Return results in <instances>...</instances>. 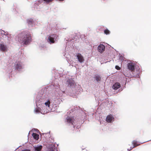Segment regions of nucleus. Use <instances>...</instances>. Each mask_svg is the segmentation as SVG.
Returning <instances> with one entry per match:
<instances>
[{"label": "nucleus", "mask_w": 151, "mask_h": 151, "mask_svg": "<svg viewBox=\"0 0 151 151\" xmlns=\"http://www.w3.org/2000/svg\"><path fill=\"white\" fill-rule=\"evenodd\" d=\"M132 144H133V145H134V147H130L131 149L129 150V149H128V150H129V151H130L133 148L136 147L137 146H139V145H140L139 144H138V143L137 141H135V140L133 141Z\"/></svg>", "instance_id": "9"}, {"label": "nucleus", "mask_w": 151, "mask_h": 151, "mask_svg": "<svg viewBox=\"0 0 151 151\" xmlns=\"http://www.w3.org/2000/svg\"><path fill=\"white\" fill-rule=\"evenodd\" d=\"M120 85L119 83H116L112 86V88L115 89L117 90L120 87Z\"/></svg>", "instance_id": "7"}, {"label": "nucleus", "mask_w": 151, "mask_h": 151, "mask_svg": "<svg viewBox=\"0 0 151 151\" xmlns=\"http://www.w3.org/2000/svg\"><path fill=\"white\" fill-rule=\"evenodd\" d=\"M22 151H31V150H30L27 149L23 150Z\"/></svg>", "instance_id": "21"}, {"label": "nucleus", "mask_w": 151, "mask_h": 151, "mask_svg": "<svg viewBox=\"0 0 151 151\" xmlns=\"http://www.w3.org/2000/svg\"><path fill=\"white\" fill-rule=\"evenodd\" d=\"M34 147L35 151H41V150L42 148V145H39Z\"/></svg>", "instance_id": "11"}, {"label": "nucleus", "mask_w": 151, "mask_h": 151, "mask_svg": "<svg viewBox=\"0 0 151 151\" xmlns=\"http://www.w3.org/2000/svg\"><path fill=\"white\" fill-rule=\"evenodd\" d=\"M58 37V36L55 34H53L49 36L47 40V41L50 43H55V40Z\"/></svg>", "instance_id": "2"}, {"label": "nucleus", "mask_w": 151, "mask_h": 151, "mask_svg": "<svg viewBox=\"0 0 151 151\" xmlns=\"http://www.w3.org/2000/svg\"><path fill=\"white\" fill-rule=\"evenodd\" d=\"M53 0H43L44 1H45L46 3H49L52 2Z\"/></svg>", "instance_id": "18"}, {"label": "nucleus", "mask_w": 151, "mask_h": 151, "mask_svg": "<svg viewBox=\"0 0 151 151\" xmlns=\"http://www.w3.org/2000/svg\"><path fill=\"white\" fill-rule=\"evenodd\" d=\"M18 36L19 42L23 45H28L32 41L31 34L25 32L19 33Z\"/></svg>", "instance_id": "1"}, {"label": "nucleus", "mask_w": 151, "mask_h": 151, "mask_svg": "<svg viewBox=\"0 0 151 151\" xmlns=\"http://www.w3.org/2000/svg\"><path fill=\"white\" fill-rule=\"evenodd\" d=\"M15 67L17 70L20 69L22 68V66L21 64L19 63L17 64L15 66Z\"/></svg>", "instance_id": "14"}, {"label": "nucleus", "mask_w": 151, "mask_h": 151, "mask_svg": "<svg viewBox=\"0 0 151 151\" xmlns=\"http://www.w3.org/2000/svg\"><path fill=\"white\" fill-rule=\"evenodd\" d=\"M32 135L35 139L37 140L39 139V135L36 133H33Z\"/></svg>", "instance_id": "13"}, {"label": "nucleus", "mask_w": 151, "mask_h": 151, "mask_svg": "<svg viewBox=\"0 0 151 151\" xmlns=\"http://www.w3.org/2000/svg\"><path fill=\"white\" fill-rule=\"evenodd\" d=\"M95 78L96 80L97 81H99L101 80V77L99 75H96L95 77Z\"/></svg>", "instance_id": "15"}, {"label": "nucleus", "mask_w": 151, "mask_h": 151, "mask_svg": "<svg viewBox=\"0 0 151 151\" xmlns=\"http://www.w3.org/2000/svg\"><path fill=\"white\" fill-rule=\"evenodd\" d=\"M50 102L49 100H48L47 102L45 103V104L46 106H47L48 107H49L50 106Z\"/></svg>", "instance_id": "16"}, {"label": "nucleus", "mask_w": 151, "mask_h": 151, "mask_svg": "<svg viewBox=\"0 0 151 151\" xmlns=\"http://www.w3.org/2000/svg\"><path fill=\"white\" fill-rule=\"evenodd\" d=\"M105 46L103 44H100L98 47V51L101 53L103 52L105 50Z\"/></svg>", "instance_id": "4"}, {"label": "nucleus", "mask_w": 151, "mask_h": 151, "mask_svg": "<svg viewBox=\"0 0 151 151\" xmlns=\"http://www.w3.org/2000/svg\"><path fill=\"white\" fill-rule=\"evenodd\" d=\"M35 112L36 113H38L39 112V111L38 109H36L35 110Z\"/></svg>", "instance_id": "22"}, {"label": "nucleus", "mask_w": 151, "mask_h": 151, "mask_svg": "<svg viewBox=\"0 0 151 151\" xmlns=\"http://www.w3.org/2000/svg\"><path fill=\"white\" fill-rule=\"evenodd\" d=\"M127 66L128 69L131 70L132 72L134 70V63H128L127 65Z\"/></svg>", "instance_id": "3"}, {"label": "nucleus", "mask_w": 151, "mask_h": 151, "mask_svg": "<svg viewBox=\"0 0 151 151\" xmlns=\"http://www.w3.org/2000/svg\"><path fill=\"white\" fill-rule=\"evenodd\" d=\"M27 22L29 24H31L33 23L32 19H30L27 20Z\"/></svg>", "instance_id": "19"}, {"label": "nucleus", "mask_w": 151, "mask_h": 151, "mask_svg": "<svg viewBox=\"0 0 151 151\" xmlns=\"http://www.w3.org/2000/svg\"><path fill=\"white\" fill-rule=\"evenodd\" d=\"M66 120L68 123H71L72 125H73V121L72 117L68 116L66 118Z\"/></svg>", "instance_id": "8"}, {"label": "nucleus", "mask_w": 151, "mask_h": 151, "mask_svg": "<svg viewBox=\"0 0 151 151\" xmlns=\"http://www.w3.org/2000/svg\"><path fill=\"white\" fill-rule=\"evenodd\" d=\"M0 50L2 51H5L6 50V47L4 44H0Z\"/></svg>", "instance_id": "10"}, {"label": "nucleus", "mask_w": 151, "mask_h": 151, "mask_svg": "<svg viewBox=\"0 0 151 151\" xmlns=\"http://www.w3.org/2000/svg\"><path fill=\"white\" fill-rule=\"evenodd\" d=\"M77 57L78 60V61L80 63H82L83 62L84 60V58L83 56L80 53H78L77 55Z\"/></svg>", "instance_id": "5"}, {"label": "nucleus", "mask_w": 151, "mask_h": 151, "mask_svg": "<svg viewBox=\"0 0 151 151\" xmlns=\"http://www.w3.org/2000/svg\"><path fill=\"white\" fill-rule=\"evenodd\" d=\"M104 33L106 35H108L110 34V31L108 29H106L104 30Z\"/></svg>", "instance_id": "17"}, {"label": "nucleus", "mask_w": 151, "mask_h": 151, "mask_svg": "<svg viewBox=\"0 0 151 151\" xmlns=\"http://www.w3.org/2000/svg\"><path fill=\"white\" fill-rule=\"evenodd\" d=\"M68 83L69 85H70V86L72 87L74 86L75 82L73 81L69 80L68 81Z\"/></svg>", "instance_id": "12"}, {"label": "nucleus", "mask_w": 151, "mask_h": 151, "mask_svg": "<svg viewBox=\"0 0 151 151\" xmlns=\"http://www.w3.org/2000/svg\"><path fill=\"white\" fill-rule=\"evenodd\" d=\"M115 68L117 70H119L120 69V68L118 65L115 66Z\"/></svg>", "instance_id": "20"}, {"label": "nucleus", "mask_w": 151, "mask_h": 151, "mask_svg": "<svg viewBox=\"0 0 151 151\" xmlns=\"http://www.w3.org/2000/svg\"><path fill=\"white\" fill-rule=\"evenodd\" d=\"M113 119L114 118L111 115H110L107 116L106 120L107 122L110 123L112 121Z\"/></svg>", "instance_id": "6"}]
</instances>
